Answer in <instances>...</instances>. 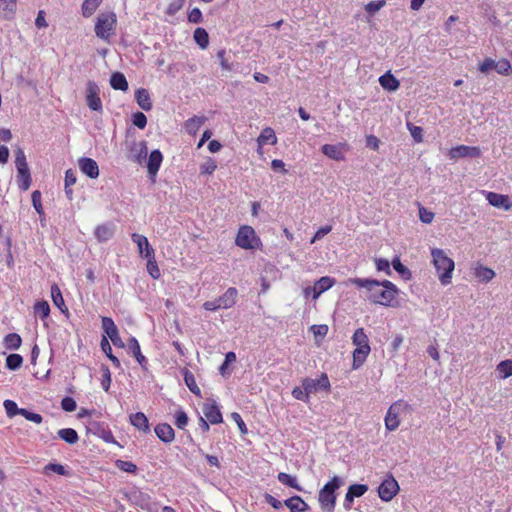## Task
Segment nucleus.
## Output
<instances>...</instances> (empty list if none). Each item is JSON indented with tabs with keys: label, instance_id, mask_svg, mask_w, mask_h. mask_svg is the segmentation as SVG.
I'll use <instances>...</instances> for the list:
<instances>
[{
	"label": "nucleus",
	"instance_id": "39448f33",
	"mask_svg": "<svg viewBox=\"0 0 512 512\" xmlns=\"http://www.w3.org/2000/svg\"><path fill=\"white\" fill-rule=\"evenodd\" d=\"M410 411V404L404 400H398L392 403L389 406L384 418L386 430L389 432L397 430L401 424L400 416Z\"/></svg>",
	"mask_w": 512,
	"mask_h": 512
},
{
	"label": "nucleus",
	"instance_id": "3c124183",
	"mask_svg": "<svg viewBox=\"0 0 512 512\" xmlns=\"http://www.w3.org/2000/svg\"><path fill=\"white\" fill-rule=\"evenodd\" d=\"M23 358L19 354H10L6 358V367L10 370H17L21 367Z\"/></svg>",
	"mask_w": 512,
	"mask_h": 512
},
{
	"label": "nucleus",
	"instance_id": "4468645a",
	"mask_svg": "<svg viewBox=\"0 0 512 512\" xmlns=\"http://www.w3.org/2000/svg\"><path fill=\"white\" fill-rule=\"evenodd\" d=\"M450 159H458L464 157L478 158L481 156V150L476 146L458 145L448 152Z\"/></svg>",
	"mask_w": 512,
	"mask_h": 512
},
{
	"label": "nucleus",
	"instance_id": "1a4fd4ad",
	"mask_svg": "<svg viewBox=\"0 0 512 512\" xmlns=\"http://www.w3.org/2000/svg\"><path fill=\"white\" fill-rule=\"evenodd\" d=\"M238 297V291L234 287H230L226 292L217 299L206 301L203 308L207 311H216L218 309H228L234 306Z\"/></svg>",
	"mask_w": 512,
	"mask_h": 512
},
{
	"label": "nucleus",
	"instance_id": "7c9ffc66",
	"mask_svg": "<svg viewBox=\"0 0 512 512\" xmlns=\"http://www.w3.org/2000/svg\"><path fill=\"white\" fill-rule=\"evenodd\" d=\"M17 7V0H0V16L5 19H11Z\"/></svg>",
	"mask_w": 512,
	"mask_h": 512
},
{
	"label": "nucleus",
	"instance_id": "774afa93",
	"mask_svg": "<svg viewBox=\"0 0 512 512\" xmlns=\"http://www.w3.org/2000/svg\"><path fill=\"white\" fill-rule=\"evenodd\" d=\"M419 216H420V220L423 223H427V224L431 223L434 219V213L427 210L424 207L419 208Z\"/></svg>",
	"mask_w": 512,
	"mask_h": 512
},
{
	"label": "nucleus",
	"instance_id": "5fc2aeb1",
	"mask_svg": "<svg viewBox=\"0 0 512 512\" xmlns=\"http://www.w3.org/2000/svg\"><path fill=\"white\" fill-rule=\"evenodd\" d=\"M386 5L385 0H378V1H371L365 5V10L370 14L373 15L380 9H382Z\"/></svg>",
	"mask_w": 512,
	"mask_h": 512
},
{
	"label": "nucleus",
	"instance_id": "6e6552de",
	"mask_svg": "<svg viewBox=\"0 0 512 512\" xmlns=\"http://www.w3.org/2000/svg\"><path fill=\"white\" fill-rule=\"evenodd\" d=\"M15 165L17 169L18 187L23 191H27L31 185V174L26 155L21 148L15 151Z\"/></svg>",
	"mask_w": 512,
	"mask_h": 512
},
{
	"label": "nucleus",
	"instance_id": "393cba45",
	"mask_svg": "<svg viewBox=\"0 0 512 512\" xmlns=\"http://www.w3.org/2000/svg\"><path fill=\"white\" fill-rule=\"evenodd\" d=\"M284 504L290 509V512H305L309 510V505L297 495L286 499Z\"/></svg>",
	"mask_w": 512,
	"mask_h": 512
},
{
	"label": "nucleus",
	"instance_id": "2eb2a0df",
	"mask_svg": "<svg viewBox=\"0 0 512 512\" xmlns=\"http://www.w3.org/2000/svg\"><path fill=\"white\" fill-rule=\"evenodd\" d=\"M202 412L210 424H218L223 420L220 409L213 400H207L203 404Z\"/></svg>",
	"mask_w": 512,
	"mask_h": 512
},
{
	"label": "nucleus",
	"instance_id": "f257e3e1",
	"mask_svg": "<svg viewBox=\"0 0 512 512\" xmlns=\"http://www.w3.org/2000/svg\"><path fill=\"white\" fill-rule=\"evenodd\" d=\"M349 282L358 288H364L367 299L374 304L386 307H396L399 304V289L389 280L351 278Z\"/></svg>",
	"mask_w": 512,
	"mask_h": 512
},
{
	"label": "nucleus",
	"instance_id": "cd10ccee",
	"mask_svg": "<svg viewBox=\"0 0 512 512\" xmlns=\"http://www.w3.org/2000/svg\"><path fill=\"white\" fill-rule=\"evenodd\" d=\"M130 423L135 428L143 432H149L150 426L146 415L142 412H137L130 415Z\"/></svg>",
	"mask_w": 512,
	"mask_h": 512
},
{
	"label": "nucleus",
	"instance_id": "4be33fe9",
	"mask_svg": "<svg viewBox=\"0 0 512 512\" xmlns=\"http://www.w3.org/2000/svg\"><path fill=\"white\" fill-rule=\"evenodd\" d=\"M154 431H155V434L157 435V437L164 443H170L175 438V433H174L173 428L167 423L158 424L155 427Z\"/></svg>",
	"mask_w": 512,
	"mask_h": 512
},
{
	"label": "nucleus",
	"instance_id": "6e6d98bb",
	"mask_svg": "<svg viewBox=\"0 0 512 512\" xmlns=\"http://www.w3.org/2000/svg\"><path fill=\"white\" fill-rule=\"evenodd\" d=\"M132 122L139 129H144L147 125V117L142 112H136L132 115Z\"/></svg>",
	"mask_w": 512,
	"mask_h": 512
},
{
	"label": "nucleus",
	"instance_id": "de8ad7c7",
	"mask_svg": "<svg viewBox=\"0 0 512 512\" xmlns=\"http://www.w3.org/2000/svg\"><path fill=\"white\" fill-rule=\"evenodd\" d=\"M310 330L315 337L316 344L319 346L320 339L324 338L328 333V326L326 324L312 325Z\"/></svg>",
	"mask_w": 512,
	"mask_h": 512
},
{
	"label": "nucleus",
	"instance_id": "72a5a7b5",
	"mask_svg": "<svg viewBox=\"0 0 512 512\" xmlns=\"http://www.w3.org/2000/svg\"><path fill=\"white\" fill-rule=\"evenodd\" d=\"M103 0H84L81 6L82 16L91 17Z\"/></svg>",
	"mask_w": 512,
	"mask_h": 512
},
{
	"label": "nucleus",
	"instance_id": "bb28decb",
	"mask_svg": "<svg viewBox=\"0 0 512 512\" xmlns=\"http://www.w3.org/2000/svg\"><path fill=\"white\" fill-rule=\"evenodd\" d=\"M131 239L137 245L139 254L142 257H144V254L147 253V251L155 252V250L150 245L146 236L138 234V233H133L131 235Z\"/></svg>",
	"mask_w": 512,
	"mask_h": 512
},
{
	"label": "nucleus",
	"instance_id": "a19ab883",
	"mask_svg": "<svg viewBox=\"0 0 512 512\" xmlns=\"http://www.w3.org/2000/svg\"><path fill=\"white\" fill-rule=\"evenodd\" d=\"M101 349L103 353L117 366H120L119 359L112 354V348L109 343V340L107 339V336H103L100 343Z\"/></svg>",
	"mask_w": 512,
	"mask_h": 512
},
{
	"label": "nucleus",
	"instance_id": "423d86ee",
	"mask_svg": "<svg viewBox=\"0 0 512 512\" xmlns=\"http://www.w3.org/2000/svg\"><path fill=\"white\" fill-rule=\"evenodd\" d=\"M343 484L338 476H334L328 481L323 488L319 491V503L324 510L332 512L336 505L335 491Z\"/></svg>",
	"mask_w": 512,
	"mask_h": 512
},
{
	"label": "nucleus",
	"instance_id": "5701e85b",
	"mask_svg": "<svg viewBox=\"0 0 512 512\" xmlns=\"http://www.w3.org/2000/svg\"><path fill=\"white\" fill-rule=\"evenodd\" d=\"M135 100L139 107L145 111H150L153 107L149 91L145 88H139L136 90Z\"/></svg>",
	"mask_w": 512,
	"mask_h": 512
},
{
	"label": "nucleus",
	"instance_id": "58836bf2",
	"mask_svg": "<svg viewBox=\"0 0 512 512\" xmlns=\"http://www.w3.org/2000/svg\"><path fill=\"white\" fill-rule=\"evenodd\" d=\"M195 42L199 45L200 48L205 49L209 44V36L207 31L204 28L198 27L195 29L193 34Z\"/></svg>",
	"mask_w": 512,
	"mask_h": 512
},
{
	"label": "nucleus",
	"instance_id": "49530a36",
	"mask_svg": "<svg viewBox=\"0 0 512 512\" xmlns=\"http://www.w3.org/2000/svg\"><path fill=\"white\" fill-rule=\"evenodd\" d=\"M495 70L500 75H509L512 72V66L506 58L495 61Z\"/></svg>",
	"mask_w": 512,
	"mask_h": 512
},
{
	"label": "nucleus",
	"instance_id": "a18cd8bd",
	"mask_svg": "<svg viewBox=\"0 0 512 512\" xmlns=\"http://www.w3.org/2000/svg\"><path fill=\"white\" fill-rule=\"evenodd\" d=\"M184 381H185V384L187 385V387L189 388V390L193 394H195L197 396L200 395L201 390L196 384L194 375L189 370L184 371Z\"/></svg>",
	"mask_w": 512,
	"mask_h": 512
},
{
	"label": "nucleus",
	"instance_id": "8fccbe9b",
	"mask_svg": "<svg viewBox=\"0 0 512 512\" xmlns=\"http://www.w3.org/2000/svg\"><path fill=\"white\" fill-rule=\"evenodd\" d=\"M21 338L16 333L8 334L5 339L4 343L7 349L15 350L20 347L21 345Z\"/></svg>",
	"mask_w": 512,
	"mask_h": 512
},
{
	"label": "nucleus",
	"instance_id": "13d9d810",
	"mask_svg": "<svg viewBox=\"0 0 512 512\" xmlns=\"http://www.w3.org/2000/svg\"><path fill=\"white\" fill-rule=\"evenodd\" d=\"M188 424V416L183 410H178L175 414V425L179 429H184Z\"/></svg>",
	"mask_w": 512,
	"mask_h": 512
},
{
	"label": "nucleus",
	"instance_id": "0eeeda50",
	"mask_svg": "<svg viewBox=\"0 0 512 512\" xmlns=\"http://www.w3.org/2000/svg\"><path fill=\"white\" fill-rule=\"evenodd\" d=\"M235 244L244 250L257 249L262 246L260 237L256 234L254 228L249 225L239 227L235 237Z\"/></svg>",
	"mask_w": 512,
	"mask_h": 512
},
{
	"label": "nucleus",
	"instance_id": "473e14b6",
	"mask_svg": "<svg viewBox=\"0 0 512 512\" xmlns=\"http://www.w3.org/2000/svg\"><path fill=\"white\" fill-rule=\"evenodd\" d=\"M114 233L113 228L110 225L103 224L97 226L95 229V236L99 242H106L112 238Z\"/></svg>",
	"mask_w": 512,
	"mask_h": 512
},
{
	"label": "nucleus",
	"instance_id": "7ed1b4c3",
	"mask_svg": "<svg viewBox=\"0 0 512 512\" xmlns=\"http://www.w3.org/2000/svg\"><path fill=\"white\" fill-rule=\"evenodd\" d=\"M117 16L114 12L100 13L95 21V35L101 40L110 43L116 35Z\"/></svg>",
	"mask_w": 512,
	"mask_h": 512
},
{
	"label": "nucleus",
	"instance_id": "ddd939ff",
	"mask_svg": "<svg viewBox=\"0 0 512 512\" xmlns=\"http://www.w3.org/2000/svg\"><path fill=\"white\" fill-rule=\"evenodd\" d=\"M335 284V279L329 276H323L318 279L313 287H307L304 290L306 297L312 293V298L317 299L322 293L330 289Z\"/></svg>",
	"mask_w": 512,
	"mask_h": 512
},
{
	"label": "nucleus",
	"instance_id": "c756f323",
	"mask_svg": "<svg viewBox=\"0 0 512 512\" xmlns=\"http://www.w3.org/2000/svg\"><path fill=\"white\" fill-rule=\"evenodd\" d=\"M144 258L147 260V272L153 279H159L161 276L160 269L158 267L155 252H149L144 254Z\"/></svg>",
	"mask_w": 512,
	"mask_h": 512
},
{
	"label": "nucleus",
	"instance_id": "79ce46f5",
	"mask_svg": "<svg viewBox=\"0 0 512 512\" xmlns=\"http://www.w3.org/2000/svg\"><path fill=\"white\" fill-rule=\"evenodd\" d=\"M3 406H4L7 416L9 418H12L16 415L22 416V412H23L24 408H19L15 401L7 399L3 402Z\"/></svg>",
	"mask_w": 512,
	"mask_h": 512
},
{
	"label": "nucleus",
	"instance_id": "4d7b16f0",
	"mask_svg": "<svg viewBox=\"0 0 512 512\" xmlns=\"http://www.w3.org/2000/svg\"><path fill=\"white\" fill-rule=\"evenodd\" d=\"M375 265L378 271L391 275L390 262L384 258H375Z\"/></svg>",
	"mask_w": 512,
	"mask_h": 512
},
{
	"label": "nucleus",
	"instance_id": "9d476101",
	"mask_svg": "<svg viewBox=\"0 0 512 512\" xmlns=\"http://www.w3.org/2000/svg\"><path fill=\"white\" fill-rule=\"evenodd\" d=\"M302 387L307 391L308 395L317 393L318 391L329 392L331 384L326 373H322L318 379L305 378L302 380Z\"/></svg>",
	"mask_w": 512,
	"mask_h": 512
},
{
	"label": "nucleus",
	"instance_id": "b1692460",
	"mask_svg": "<svg viewBox=\"0 0 512 512\" xmlns=\"http://www.w3.org/2000/svg\"><path fill=\"white\" fill-rule=\"evenodd\" d=\"M206 121L205 116H193L185 121L184 129L189 135H196Z\"/></svg>",
	"mask_w": 512,
	"mask_h": 512
},
{
	"label": "nucleus",
	"instance_id": "dca6fc26",
	"mask_svg": "<svg viewBox=\"0 0 512 512\" xmlns=\"http://www.w3.org/2000/svg\"><path fill=\"white\" fill-rule=\"evenodd\" d=\"M348 149L344 143L339 144H324L321 147L322 153L328 158L335 161H342L345 159L344 153Z\"/></svg>",
	"mask_w": 512,
	"mask_h": 512
},
{
	"label": "nucleus",
	"instance_id": "c03bdc74",
	"mask_svg": "<svg viewBox=\"0 0 512 512\" xmlns=\"http://www.w3.org/2000/svg\"><path fill=\"white\" fill-rule=\"evenodd\" d=\"M50 307L47 301H37L34 304L35 317L46 318L49 316Z\"/></svg>",
	"mask_w": 512,
	"mask_h": 512
},
{
	"label": "nucleus",
	"instance_id": "f8f14e48",
	"mask_svg": "<svg viewBox=\"0 0 512 512\" xmlns=\"http://www.w3.org/2000/svg\"><path fill=\"white\" fill-rule=\"evenodd\" d=\"M99 93L98 85L94 81H88L86 85V103L91 110L101 113L103 107Z\"/></svg>",
	"mask_w": 512,
	"mask_h": 512
},
{
	"label": "nucleus",
	"instance_id": "c9c22d12",
	"mask_svg": "<svg viewBox=\"0 0 512 512\" xmlns=\"http://www.w3.org/2000/svg\"><path fill=\"white\" fill-rule=\"evenodd\" d=\"M277 479L283 485L294 488L297 491L303 490V488L298 484L297 478L293 475L287 474L285 472H280L277 476Z\"/></svg>",
	"mask_w": 512,
	"mask_h": 512
},
{
	"label": "nucleus",
	"instance_id": "338daca9",
	"mask_svg": "<svg viewBox=\"0 0 512 512\" xmlns=\"http://www.w3.org/2000/svg\"><path fill=\"white\" fill-rule=\"evenodd\" d=\"M482 73H487L491 69H495V60L492 58H485L478 67Z\"/></svg>",
	"mask_w": 512,
	"mask_h": 512
},
{
	"label": "nucleus",
	"instance_id": "603ef678",
	"mask_svg": "<svg viewBox=\"0 0 512 512\" xmlns=\"http://www.w3.org/2000/svg\"><path fill=\"white\" fill-rule=\"evenodd\" d=\"M367 490H368L367 485L353 484V485L349 486V488L347 490V494L356 498V497H361L362 495H364L367 492Z\"/></svg>",
	"mask_w": 512,
	"mask_h": 512
},
{
	"label": "nucleus",
	"instance_id": "f03ea898",
	"mask_svg": "<svg viewBox=\"0 0 512 512\" xmlns=\"http://www.w3.org/2000/svg\"><path fill=\"white\" fill-rule=\"evenodd\" d=\"M432 262L438 273L439 280L442 285L451 283L452 273L455 268L454 261L446 255V253L439 248L431 250Z\"/></svg>",
	"mask_w": 512,
	"mask_h": 512
},
{
	"label": "nucleus",
	"instance_id": "a211bd4d",
	"mask_svg": "<svg viewBox=\"0 0 512 512\" xmlns=\"http://www.w3.org/2000/svg\"><path fill=\"white\" fill-rule=\"evenodd\" d=\"M163 161V155L160 150L155 149L151 151L148 162H147V170L149 176L154 180Z\"/></svg>",
	"mask_w": 512,
	"mask_h": 512
},
{
	"label": "nucleus",
	"instance_id": "09e8293b",
	"mask_svg": "<svg viewBox=\"0 0 512 512\" xmlns=\"http://www.w3.org/2000/svg\"><path fill=\"white\" fill-rule=\"evenodd\" d=\"M216 169L217 163L211 157H207L206 160L200 165L201 174L211 175L215 172Z\"/></svg>",
	"mask_w": 512,
	"mask_h": 512
},
{
	"label": "nucleus",
	"instance_id": "69168bd1",
	"mask_svg": "<svg viewBox=\"0 0 512 512\" xmlns=\"http://www.w3.org/2000/svg\"><path fill=\"white\" fill-rule=\"evenodd\" d=\"M22 416L27 419L28 421H31L36 424H40L43 421V418L40 414L30 412L27 409H23Z\"/></svg>",
	"mask_w": 512,
	"mask_h": 512
},
{
	"label": "nucleus",
	"instance_id": "f704fd0d",
	"mask_svg": "<svg viewBox=\"0 0 512 512\" xmlns=\"http://www.w3.org/2000/svg\"><path fill=\"white\" fill-rule=\"evenodd\" d=\"M51 296L53 303L57 308H59L62 312L68 311L67 307L65 306L61 290L57 284H53L51 286Z\"/></svg>",
	"mask_w": 512,
	"mask_h": 512
},
{
	"label": "nucleus",
	"instance_id": "412c9836",
	"mask_svg": "<svg viewBox=\"0 0 512 512\" xmlns=\"http://www.w3.org/2000/svg\"><path fill=\"white\" fill-rule=\"evenodd\" d=\"M103 329V336H107V339H110L113 345L121 348L124 347V343L119 336L115 322H103Z\"/></svg>",
	"mask_w": 512,
	"mask_h": 512
},
{
	"label": "nucleus",
	"instance_id": "a878e982",
	"mask_svg": "<svg viewBox=\"0 0 512 512\" xmlns=\"http://www.w3.org/2000/svg\"><path fill=\"white\" fill-rule=\"evenodd\" d=\"M379 83L387 91H396L400 87L399 80L390 71L379 77Z\"/></svg>",
	"mask_w": 512,
	"mask_h": 512
},
{
	"label": "nucleus",
	"instance_id": "e2e57ef3",
	"mask_svg": "<svg viewBox=\"0 0 512 512\" xmlns=\"http://www.w3.org/2000/svg\"><path fill=\"white\" fill-rule=\"evenodd\" d=\"M392 266L393 268L401 275H408L410 276V271L408 270V268L402 264V262L400 261V259L398 257H395L393 260H392Z\"/></svg>",
	"mask_w": 512,
	"mask_h": 512
},
{
	"label": "nucleus",
	"instance_id": "20e7f679",
	"mask_svg": "<svg viewBox=\"0 0 512 512\" xmlns=\"http://www.w3.org/2000/svg\"><path fill=\"white\" fill-rule=\"evenodd\" d=\"M352 342L356 347L353 351L352 368L358 369L365 362L367 356L371 351V348L369 345L368 336L365 334L362 328H359L354 332Z\"/></svg>",
	"mask_w": 512,
	"mask_h": 512
},
{
	"label": "nucleus",
	"instance_id": "052dcab7",
	"mask_svg": "<svg viewBox=\"0 0 512 512\" xmlns=\"http://www.w3.org/2000/svg\"><path fill=\"white\" fill-rule=\"evenodd\" d=\"M292 396L297 399V400H301V401H304V402H308L309 401V395L307 393V391L301 386V387H295L293 390H292Z\"/></svg>",
	"mask_w": 512,
	"mask_h": 512
},
{
	"label": "nucleus",
	"instance_id": "2f4dec72",
	"mask_svg": "<svg viewBox=\"0 0 512 512\" xmlns=\"http://www.w3.org/2000/svg\"><path fill=\"white\" fill-rule=\"evenodd\" d=\"M110 85L115 90L126 91L128 89V82L125 76L120 72H115L111 75Z\"/></svg>",
	"mask_w": 512,
	"mask_h": 512
},
{
	"label": "nucleus",
	"instance_id": "6ab92c4d",
	"mask_svg": "<svg viewBox=\"0 0 512 512\" xmlns=\"http://www.w3.org/2000/svg\"><path fill=\"white\" fill-rule=\"evenodd\" d=\"M486 199L488 200L489 204L498 207V208H504L506 211L510 210L512 208V202L509 199V196L498 194L495 192H488L486 195Z\"/></svg>",
	"mask_w": 512,
	"mask_h": 512
},
{
	"label": "nucleus",
	"instance_id": "bf43d9fd",
	"mask_svg": "<svg viewBox=\"0 0 512 512\" xmlns=\"http://www.w3.org/2000/svg\"><path fill=\"white\" fill-rule=\"evenodd\" d=\"M77 404L72 397H64L61 401V408L66 412H73L76 410Z\"/></svg>",
	"mask_w": 512,
	"mask_h": 512
},
{
	"label": "nucleus",
	"instance_id": "f3484780",
	"mask_svg": "<svg viewBox=\"0 0 512 512\" xmlns=\"http://www.w3.org/2000/svg\"><path fill=\"white\" fill-rule=\"evenodd\" d=\"M78 164L81 172L89 178L95 179L99 176V167L94 159L83 157L79 159Z\"/></svg>",
	"mask_w": 512,
	"mask_h": 512
},
{
	"label": "nucleus",
	"instance_id": "0e129e2a",
	"mask_svg": "<svg viewBox=\"0 0 512 512\" xmlns=\"http://www.w3.org/2000/svg\"><path fill=\"white\" fill-rule=\"evenodd\" d=\"M332 230V226L331 225H326V226H323V227H320L316 233L314 234V236L312 237V239L310 240V243L313 244L315 243L317 240H320L321 238H323L326 234L330 233Z\"/></svg>",
	"mask_w": 512,
	"mask_h": 512
},
{
	"label": "nucleus",
	"instance_id": "4c0bfd02",
	"mask_svg": "<svg viewBox=\"0 0 512 512\" xmlns=\"http://www.w3.org/2000/svg\"><path fill=\"white\" fill-rule=\"evenodd\" d=\"M496 371L500 379H506L512 376V359L503 360L496 366Z\"/></svg>",
	"mask_w": 512,
	"mask_h": 512
},
{
	"label": "nucleus",
	"instance_id": "ea45409f",
	"mask_svg": "<svg viewBox=\"0 0 512 512\" xmlns=\"http://www.w3.org/2000/svg\"><path fill=\"white\" fill-rule=\"evenodd\" d=\"M131 500L135 505L140 506L142 509L148 508L150 496L147 493L136 491L132 493Z\"/></svg>",
	"mask_w": 512,
	"mask_h": 512
},
{
	"label": "nucleus",
	"instance_id": "c85d7f7f",
	"mask_svg": "<svg viewBox=\"0 0 512 512\" xmlns=\"http://www.w3.org/2000/svg\"><path fill=\"white\" fill-rule=\"evenodd\" d=\"M474 276L480 282L488 283L495 277V272L489 267L483 266L482 264H477L474 268Z\"/></svg>",
	"mask_w": 512,
	"mask_h": 512
},
{
	"label": "nucleus",
	"instance_id": "37998d69",
	"mask_svg": "<svg viewBox=\"0 0 512 512\" xmlns=\"http://www.w3.org/2000/svg\"><path fill=\"white\" fill-rule=\"evenodd\" d=\"M130 350L133 353V355L135 356L137 362L142 367H144L147 361H146L145 356L141 353L140 345H139L138 341L135 338H132L130 340Z\"/></svg>",
	"mask_w": 512,
	"mask_h": 512
},
{
	"label": "nucleus",
	"instance_id": "9b49d317",
	"mask_svg": "<svg viewBox=\"0 0 512 512\" xmlns=\"http://www.w3.org/2000/svg\"><path fill=\"white\" fill-rule=\"evenodd\" d=\"M399 484L392 476H387L378 487V495L384 502L391 501L399 492Z\"/></svg>",
	"mask_w": 512,
	"mask_h": 512
},
{
	"label": "nucleus",
	"instance_id": "e433bc0d",
	"mask_svg": "<svg viewBox=\"0 0 512 512\" xmlns=\"http://www.w3.org/2000/svg\"><path fill=\"white\" fill-rule=\"evenodd\" d=\"M58 436L68 444H75L79 440L78 433L72 428H64L58 431Z\"/></svg>",
	"mask_w": 512,
	"mask_h": 512
},
{
	"label": "nucleus",
	"instance_id": "680f3d73",
	"mask_svg": "<svg viewBox=\"0 0 512 512\" xmlns=\"http://www.w3.org/2000/svg\"><path fill=\"white\" fill-rule=\"evenodd\" d=\"M116 465L120 470L128 473H134L137 470L136 465L130 461L118 460Z\"/></svg>",
	"mask_w": 512,
	"mask_h": 512
},
{
	"label": "nucleus",
	"instance_id": "aec40b11",
	"mask_svg": "<svg viewBox=\"0 0 512 512\" xmlns=\"http://www.w3.org/2000/svg\"><path fill=\"white\" fill-rule=\"evenodd\" d=\"M257 143H258L257 151L259 154L263 153L262 148L264 145H266V144L275 145L277 143V137H276L274 130L270 127L264 128L257 138Z\"/></svg>",
	"mask_w": 512,
	"mask_h": 512
},
{
	"label": "nucleus",
	"instance_id": "864d4df0",
	"mask_svg": "<svg viewBox=\"0 0 512 512\" xmlns=\"http://www.w3.org/2000/svg\"><path fill=\"white\" fill-rule=\"evenodd\" d=\"M32 204L36 212L39 214V216H44V209L41 203V192L39 190H35L32 192Z\"/></svg>",
	"mask_w": 512,
	"mask_h": 512
}]
</instances>
